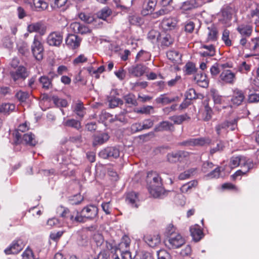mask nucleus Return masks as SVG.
Masks as SVG:
<instances>
[{
  "mask_svg": "<svg viewBox=\"0 0 259 259\" xmlns=\"http://www.w3.org/2000/svg\"><path fill=\"white\" fill-rule=\"evenodd\" d=\"M57 213L62 218L64 224L69 227H72L74 224L83 222V217L80 215L77 210L70 211L68 208L59 206L57 209Z\"/></svg>",
  "mask_w": 259,
  "mask_h": 259,
  "instance_id": "obj_1",
  "label": "nucleus"
},
{
  "mask_svg": "<svg viewBox=\"0 0 259 259\" xmlns=\"http://www.w3.org/2000/svg\"><path fill=\"white\" fill-rule=\"evenodd\" d=\"M253 165L251 160L247 159L246 157L241 156L233 157L230 160V165L232 168L240 165L241 168H245L244 172H248L253 167Z\"/></svg>",
  "mask_w": 259,
  "mask_h": 259,
  "instance_id": "obj_2",
  "label": "nucleus"
},
{
  "mask_svg": "<svg viewBox=\"0 0 259 259\" xmlns=\"http://www.w3.org/2000/svg\"><path fill=\"white\" fill-rule=\"evenodd\" d=\"M165 245L170 249H176L181 247L185 243V238L180 234L169 236L165 241Z\"/></svg>",
  "mask_w": 259,
  "mask_h": 259,
  "instance_id": "obj_3",
  "label": "nucleus"
},
{
  "mask_svg": "<svg viewBox=\"0 0 259 259\" xmlns=\"http://www.w3.org/2000/svg\"><path fill=\"white\" fill-rule=\"evenodd\" d=\"M31 52L35 58L40 61L43 58L44 47L39 37L35 35L31 46Z\"/></svg>",
  "mask_w": 259,
  "mask_h": 259,
  "instance_id": "obj_4",
  "label": "nucleus"
},
{
  "mask_svg": "<svg viewBox=\"0 0 259 259\" xmlns=\"http://www.w3.org/2000/svg\"><path fill=\"white\" fill-rule=\"evenodd\" d=\"M119 149L115 147H107L102 150L99 153V156L103 159L117 158L119 156Z\"/></svg>",
  "mask_w": 259,
  "mask_h": 259,
  "instance_id": "obj_5",
  "label": "nucleus"
},
{
  "mask_svg": "<svg viewBox=\"0 0 259 259\" xmlns=\"http://www.w3.org/2000/svg\"><path fill=\"white\" fill-rule=\"evenodd\" d=\"M98 208L95 205H90L84 207L81 210L80 215L83 217V222L85 219H92L97 217Z\"/></svg>",
  "mask_w": 259,
  "mask_h": 259,
  "instance_id": "obj_6",
  "label": "nucleus"
},
{
  "mask_svg": "<svg viewBox=\"0 0 259 259\" xmlns=\"http://www.w3.org/2000/svg\"><path fill=\"white\" fill-rule=\"evenodd\" d=\"M81 42V38L75 34H68L65 38V44L72 50L78 48Z\"/></svg>",
  "mask_w": 259,
  "mask_h": 259,
  "instance_id": "obj_7",
  "label": "nucleus"
},
{
  "mask_svg": "<svg viewBox=\"0 0 259 259\" xmlns=\"http://www.w3.org/2000/svg\"><path fill=\"white\" fill-rule=\"evenodd\" d=\"M63 35L59 32L54 31L51 33L47 37V43L49 46L59 47L62 42Z\"/></svg>",
  "mask_w": 259,
  "mask_h": 259,
  "instance_id": "obj_8",
  "label": "nucleus"
},
{
  "mask_svg": "<svg viewBox=\"0 0 259 259\" xmlns=\"http://www.w3.org/2000/svg\"><path fill=\"white\" fill-rule=\"evenodd\" d=\"M214 106V108L218 111H220L223 109L226 108L228 106L227 99L222 96L214 94L212 96Z\"/></svg>",
  "mask_w": 259,
  "mask_h": 259,
  "instance_id": "obj_9",
  "label": "nucleus"
},
{
  "mask_svg": "<svg viewBox=\"0 0 259 259\" xmlns=\"http://www.w3.org/2000/svg\"><path fill=\"white\" fill-rule=\"evenodd\" d=\"M27 31L29 33L37 32L43 35L46 31V27L41 22L32 23L27 25Z\"/></svg>",
  "mask_w": 259,
  "mask_h": 259,
  "instance_id": "obj_10",
  "label": "nucleus"
},
{
  "mask_svg": "<svg viewBox=\"0 0 259 259\" xmlns=\"http://www.w3.org/2000/svg\"><path fill=\"white\" fill-rule=\"evenodd\" d=\"M200 6L198 0H187L182 3L180 10L183 13H187L188 11L198 8Z\"/></svg>",
  "mask_w": 259,
  "mask_h": 259,
  "instance_id": "obj_11",
  "label": "nucleus"
},
{
  "mask_svg": "<svg viewBox=\"0 0 259 259\" xmlns=\"http://www.w3.org/2000/svg\"><path fill=\"white\" fill-rule=\"evenodd\" d=\"M24 244L21 240L14 241L10 246L5 250L7 254H16L19 253L23 248Z\"/></svg>",
  "mask_w": 259,
  "mask_h": 259,
  "instance_id": "obj_12",
  "label": "nucleus"
},
{
  "mask_svg": "<svg viewBox=\"0 0 259 259\" xmlns=\"http://www.w3.org/2000/svg\"><path fill=\"white\" fill-rule=\"evenodd\" d=\"M220 79L224 83L232 84L236 79V75L230 70H226L222 72Z\"/></svg>",
  "mask_w": 259,
  "mask_h": 259,
  "instance_id": "obj_13",
  "label": "nucleus"
},
{
  "mask_svg": "<svg viewBox=\"0 0 259 259\" xmlns=\"http://www.w3.org/2000/svg\"><path fill=\"white\" fill-rule=\"evenodd\" d=\"M157 4V0H148L143 6L141 14L143 16L151 14L155 10Z\"/></svg>",
  "mask_w": 259,
  "mask_h": 259,
  "instance_id": "obj_14",
  "label": "nucleus"
},
{
  "mask_svg": "<svg viewBox=\"0 0 259 259\" xmlns=\"http://www.w3.org/2000/svg\"><path fill=\"white\" fill-rule=\"evenodd\" d=\"M146 243L150 247H154L160 243V237L158 234H149L144 236Z\"/></svg>",
  "mask_w": 259,
  "mask_h": 259,
  "instance_id": "obj_15",
  "label": "nucleus"
},
{
  "mask_svg": "<svg viewBox=\"0 0 259 259\" xmlns=\"http://www.w3.org/2000/svg\"><path fill=\"white\" fill-rule=\"evenodd\" d=\"M148 68L144 65L138 64L135 66H132L128 69V72L136 77L142 76L145 73L147 72Z\"/></svg>",
  "mask_w": 259,
  "mask_h": 259,
  "instance_id": "obj_16",
  "label": "nucleus"
},
{
  "mask_svg": "<svg viewBox=\"0 0 259 259\" xmlns=\"http://www.w3.org/2000/svg\"><path fill=\"white\" fill-rule=\"evenodd\" d=\"M162 27L166 31L171 30L177 28L178 21L174 18L164 19L162 21Z\"/></svg>",
  "mask_w": 259,
  "mask_h": 259,
  "instance_id": "obj_17",
  "label": "nucleus"
},
{
  "mask_svg": "<svg viewBox=\"0 0 259 259\" xmlns=\"http://www.w3.org/2000/svg\"><path fill=\"white\" fill-rule=\"evenodd\" d=\"M208 32L206 38L204 40V42L212 43L217 40L218 31L216 27L211 26L207 28Z\"/></svg>",
  "mask_w": 259,
  "mask_h": 259,
  "instance_id": "obj_18",
  "label": "nucleus"
},
{
  "mask_svg": "<svg viewBox=\"0 0 259 259\" xmlns=\"http://www.w3.org/2000/svg\"><path fill=\"white\" fill-rule=\"evenodd\" d=\"M11 75L13 79L16 81L21 78H25L28 76V73L24 67L20 66L15 71H12Z\"/></svg>",
  "mask_w": 259,
  "mask_h": 259,
  "instance_id": "obj_19",
  "label": "nucleus"
},
{
  "mask_svg": "<svg viewBox=\"0 0 259 259\" xmlns=\"http://www.w3.org/2000/svg\"><path fill=\"white\" fill-rule=\"evenodd\" d=\"M150 194L155 198H158L164 194V189L162 186L150 185L148 188Z\"/></svg>",
  "mask_w": 259,
  "mask_h": 259,
  "instance_id": "obj_20",
  "label": "nucleus"
},
{
  "mask_svg": "<svg viewBox=\"0 0 259 259\" xmlns=\"http://www.w3.org/2000/svg\"><path fill=\"white\" fill-rule=\"evenodd\" d=\"M126 201L132 207L135 208L138 207L139 202L138 194L134 192L127 193L126 197Z\"/></svg>",
  "mask_w": 259,
  "mask_h": 259,
  "instance_id": "obj_21",
  "label": "nucleus"
},
{
  "mask_svg": "<svg viewBox=\"0 0 259 259\" xmlns=\"http://www.w3.org/2000/svg\"><path fill=\"white\" fill-rule=\"evenodd\" d=\"M244 99V95L241 91L237 89L233 91V95L231 101L234 105L237 106L240 105Z\"/></svg>",
  "mask_w": 259,
  "mask_h": 259,
  "instance_id": "obj_22",
  "label": "nucleus"
},
{
  "mask_svg": "<svg viewBox=\"0 0 259 259\" xmlns=\"http://www.w3.org/2000/svg\"><path fill=\"white\" fill-rule=\"evenodd\" d=\"M190 230L191 236L193 240L195 241H199L203 237V232L198 225H195L192 226L190 228Z\"/></svg>",
  "mask_w": 259,
  "mask_h": 259,
  "instance_id": "obj_23",
  "label": "nucleus"
},
{
  "mask_svg": "<svg viewBox=\"0 0 259 259\" xmlns=\"http://www.w3.org/2000/svg\"><path fill=\"white\" fill-rule=\"evenodd\" d=\"M24 142L26 144L34 146L37 143L35 136L31 133H28L23 136L22 139L21 138V143Z\"/></svg>",
  "mask_w": 259,
  "mask_h": 259,
  "instance_id": "obj_24",
  "label": "nucleus"
},
{
  "mask_svg": "<svg viewBox=\"0 0 259 259\" xmlns=\"http://www.w3.org/2000/svg\"><path fill=\"white\" fill-rule=\"evenodd\" d=\"M201 49H204L203 51L200 52L201 56L203 57L206 56H213L215 54V50L213 45H202Z\"/></svg>",
  "mask_w": 259,
  "mask_h": 259,
  "instance_id": "obj_25",
  "label": "nucleus"
},
{
  "mask_svg": "<svg viewBox=\"0 0 259 259\" xmlns=\"http://www.w3.org/2000/svg\"><path fill=\"white\" fill-rule=\"evenodd\" d=\"M194 80L197 83L203 88L207 87L208 85V80L206 74L203 73H198L194 77Z\"/></svg>",
  "mask_w": 259,
  "mask_h": 259,
  "instance_id": "obj_26",
  "label": "nucleus"
},
{
  "mask_svg": "<svg viewBox=\"0 0 259 259\" xmlns=\"http://www.w3.org/2000/svg\"><path fill=\"white\" fill-rule=\"evenodd\" d=\"M29 125L27 122H25L22 124H20L18 127L17 131L15 133V136L16 139L15 143L16 144H20L21 143V135L19 133L21 132L22 133L25 132L29 130Z\"/></svg>",
  "mask_w": 259,
  "mask_h": 259,
  "instance_id": "obj_27",
  "label": "nucleus"
},
{
  "mask_svg": "<svg viewBox=\"0 0 259 259\" xmlns=\"http://www.w3.org/2000/svg\"><path fill=\"white\" fill-rule=\"evenodd\" d=\"M197 185V181L192 180L184 184L181 187L180 190L183 193H189L190 192L193 188H196Z\"/></svg>",
  "mask_w": 259,
  "mask_h": 259,
  "instance_id": "obj_28",
  "label": "nucleus"
},
{
  "mask_svg": "<svg viewBox=\"0 0 259 259\" xmlns=\"http://www.w3.org/2000/svg\"><path fill=\"white\" fill-rule=\"evenodd\" d=\"M166 56L174 63H178L181 60L182 55L177 51L170 50L167 52Z\"/></svg>",
  "mask_w": 259,
  "mask_h": 259,
  "instance_id": "obj_29",
  "label": "nucleus"
},
{
  "mask_svg": "<svg viewBox=\"0 0 259 259\" xmlns=\"http://www.w3.org/2000/svg\"><path fill=\"white\" fill-rule=\"evenodd\" d=\"M147 179L148 180L151 179H152L151 185L162 186L161 179L159 176L155 172H149L147 174Z\"/></svg>",
  "mask_w": 259,
  "mask_h": 259,
  "instance_id": "obj_30",
  "label": "nucleus"
},
{
  "mask_svg": "<svg viewBox=\"0 0 259 259\" xmlns=\"http://www.w3.org/2000/svg\"><path fill=\"white\" fill-rule=\"evenodd\" d=\"M109 137L106 133H102L94 137L93 144L94 145H101L108 140Z\"/></svg>",
  "mask_w": 259,
  "mask_h": 259,
  "instance_id": "obj_31",
  "label": "nucleus"
},
{
  "mask_svg": "<svg viewBox=\"0 0 259 259\" xmlns=\"http://www.w3.org/2000/svg\"><path fill=\"white\" fill-rule=\"evenodd\" d=\"M33 5L36 11H42L46 9L48 7V2L45 0H32Z\"/></svg>",
  "mask_w": 259,
  "mask_h": 259,
  "instance_id": "obj_32",
  "label": "nucleus"
},
{
  "mask_svg": "<svg viewBox=\"0 0 259 259\" xmlns=\"http://www.w3.org/2000/svg\"><path fill=\"white\" fill-rule=\"evenodd\" d=\"M238 32L243 36H249L252 32V27L248 25H241L237 28Z\"/></svg>",
  "mask_w": 259,
  "mask_h": 259,
  "instance_id": "obj_33",
  "label": "nucleus"
},
{
  "mask_svg": "<svg viewBox=\"0 0 259 259\" xmlns=\"http://www.w3.org/2000/svg\"><path fill=\"white\" fill-rule=\"evenodd\" d=\"M187 144L189 146H203L209 143L208 139L204 138L192 139L188 141Z\"/></svg>",
  "mask_w": 259,
  "mask_h": 259,
  "instance_id": "obj_34",
  "label": "nucleus"
},
{
  "mask_svg": "<svg viewBox=\"0 0 259 259\" xmlns=\"http://www.w3.org/2000/svg\"><path fill=\"white\" fill-rule=\"evenodd\" d=\"M112 14V11L108 7H105L97 13V17L105 20Z\"/></svg>",
  "mask_w": 259,
  "mask_h": 259,
  "instance_id": "obj_35",
  "label": "nucleus"
},
{
  "mask_svg": "<svg viewBox=\"0 0 259 259\" xmlns=\"http://www.w3.org/2000/svg\"><path fill=\"white\" fill-rule=\"evenodd\" d=\"M53 9L62 8L65 6L68 0H47Z\"/></svg>",
  "mask_w": 259,
  "mask_h": 259,
  "instance_id": "obj_36",
  "label": "nucleus"
},
{
  "mask_svg": "<svg viewBox=\"0 0 259 259\" xmlns=\"http://www.w3.org/2000/svg\"><path fill=\"white\" fill-rule=\"evenodd\" d=\"M229 127V121H225L215 126V130L218 135H221L223 133H226L228 132Z\"/></svg>",
  "mask_w": 259,
  "mask_h": 259,
  "instance_id": "obj_37",
  "label": "nucleus"
},
{
  "mask_svg": "<svg viewBox=\"0 0 259 259\" xmlns=\"http://www.w3.org/2000/svg\"><path fill=\"white\" fill-rule=\"evenodd\" d=\"M131 243V240L127 236H124L120 243L119 244V250H128Z\"/></svg>",
  "mask_w": 259,
  "mask_h": 259,
  "instance_id": "obj_38",
  "label": "nucleus"
},
{
  "mask_svg": "<svg viewBox=\"0 0 259 259\" xmlns=\"http://www.w3.org/2000/svg\"><path fill=\"white\" fill-rule=\"evenodd\" d=\"M174 130L173 125L168 121H162L155 128V131H171Z\"/></svg>",
  "mask_w": 259,
  "mask_h": 259,
  "instance_id": "obj_39",
  "label": "nucleus"
},
{
  "mask_svg": "<svg viewBox=\"0 0 259 259\" xmlns=\"http://www.w3.org/2000/svg\"><path fill=\"white\" fill-rule=\"evenodd\" d=\"M151 55L149 52L141 50L137 55L136 61L141 60L142 61H146L150 59Z\"/></svg>",
  "mask_w": 259,
  "mask_h": 259,
  "instance_id": "obj_40",
  "label": "nucleus"
},
{
  "mask_svg": "<svg viewBox=\"0 0 259 259\" xmlns=\"http://www.w3.org/2000/svg\"><path fill=\"white\" fill-rule=\"evenodd\" d=\"M196 173L195 168H191L184 171L180 174L179 176V179L184 180L190 178L191 176H194Z\"/></svg>",
  "mask_w": 259,
  "mask_h": 259,
  "instance_id": "obj_41",
  "label": "nucleus"
},
{
  "mask_svg": "<svg viewBox=\"0 0 259 259\" xmlns=\"http://www.w3.org/2000/svg\"><path fill=\"white\" fill-rule=\"evenodd\" d=\"M79 18L83 21L87 23H92L95 20L94 16L90 13L81 12L79 14Z\"/></svg>",
  "mask_w": 259,
  "mask_h": 259,
  "instance_id": "obj_42",
  "label": "nucleus"
},
{
  "mask_svg": "<svg viewBox=\"0 0 259 259\" xmlns=\"http://www.w3.org/2000/svg\"><path fill=\"white\" fill-rule=\"evenodd\" d=\"M165 233L167 237L176 235L178 232L177 228L172 224H169L165 228Z\"/></svg>",
  "mask_w": 259,
  "mask_h": 259,
  "instance_id": "obj_43",
  "label": "nucleus"
},
{
  "mask_svg": "<svg viewBox=\"0 0 259 259\" xmlns=\"http://www.w3.org/2000/svg\"><path fill=\"white\" fill-rule=\"evenodd\" d=\"M212 110L208 104L206 105L204 107V111L203 113V119L205 121L209 120L212 115Z\"/></svg>",
  "mask_w": 259,
  "mask_h": 259,
  "instance_id": "obj_44",
  "label": "nucleus"
},
{
  "mask_svg": "<svg viewBox=\"0 0 259 259\" xmlns=\"http://www.w3.org/2000/svg\"><path fill=\"white\" fill-rule=\"evenodd\" d=\"M52 99L54 104L58 107H65L68 105V103L65 99L59 98L57 96H53Z\"/></svg>",
  "mask_w": 259,
  "mask_h": 259,
  "instance_id": "obj_45",
  "label": "nucleus"
},
{
  "mask_svg": "<svg viewBox=\"0 0 259 259\" xmlns=\"http://www.w3.org/2000/svg\"><path fill=\"white\" fill-rule=\"evenodd\" d=\"M174 100L173 99H169L165 95H161L156 99V101L157 103H161L162 104H168Z\"/></svg>",
  "mask_w": 259,
  "mask_h": 259,
  "instance_id": "obj_46",
  "label": "nucleus"
},
{
  "mask_svg": "<svg viewBox=\"0 0 259 259\" xmlns=\"http://www.w3.org/2000/svg\"><path fill=\"white\" fill-rule=\"evenodd\" d=\"M64 125L68 126L79 129L80 127V123L75 119H70L64 122Z\"/></svg>",
  "mask_w": 259,
  "mask_h": 259,
  "instance_id": "obj_47",
  "label": "nucleus"
},
{
  "mask_svg": "<svg viewBox=\"0 0 259 259\" xmlns=\"http://www.w3.org/2000/svg\"><path fill=\"white\" fill-rule=\"evenodd\" d=\"M15 96L20 102L22 103L26 101L29 97V94L26 92L20 91L16 93Z\"/></svg>",
  "mask_w": 259,
  "mask_h": 259,
  "instance_id": "obj_48",
  "label": "nucleus"
},
{
  "mask_svg": "<svg viewBox=\"0 0 259 259\" xmlns=\"http://www.w3.org/2000/svg\"><path fill=\"white\" fill-rule=\"evenodd\" d=\"M160 33L158 31L155 30H151L148 34V38L152 42H154L158 39Z\"/></svg>",
  "mask_w": 259,
  "mask_h": 259,
  "instance_id": "obj_49",
  "label": "nucleus"
},
{
  "mask_svg": "<svg viewBox=\"0 0 259 259\" xmlns=\"http://www.w3.org/2000/svg\"><path fill=\"white\" fill-rule=\"evenodd\" d=\"M39 81L42 84L43 88L49 89L51 86V81L48 77L43 76L39 78Z\"/></svg>",
  "mask_w": 259,
  "mask_h": 259,
  "instance_id": "obj_50",
  "label": "nucleus"
},
{
  "mask_svg": "<svg viewBox=\"0 0 259 259\" xmlns=\"http://www.w3.org/2000/svg\"><path fill=\"white\" fill-rule=\"evenodd\" d=\"M186 115H181L172 116L170 118V119L175 123L180 124L186 119Z\"/></svg>",
  "mask_w": 259,
  "mask_h": 259,
  "instance_id": "obj_51",
  "label": "nucleus"
},
{
  "mask_svg": "<svg viewBox=\"0 0 259 259\" xmlns=\"http://www.w3.org/2000/svg\"><path fill=\"white\" fill-rule=\"evenodd\" d=\"M22 259H35L32 250L29 248H27L23 252Z\"/></svg>",
  "mask_w": 259,
  "mask_h": 259,
  "instance_id": "obj_52",
  "label": "nucleus"
},
{
  "mask_svg": "<svg viewBox=\"0 0 259 259\" xmlns=\"http://www.w3.org/2000/svg\"><path fill=\"white\" fill-rule=\"evenodd\" d=\"M47 225L50 227L56 226L57 227H61L65 226L64 224H61L60 221L56 218L49 219L47 222Z\"/></svg>",
  "mask_w": 259,
  "mask_h": 259,
  "instance_id": "obj_53",
  "label": "nucleus"
},
{
  "mask_svg": "<svg viewBox=\"0 0 259 259\" xmlns=\"http://www.w3.org/2000/svg\"><path fill=\"white\" fill-rule=\"evenodd\" d=\"M83 104L81 102H78L76 104L74 111L76 112L77 115L79 116L82 117L84 115V113L83 112Z\"/></svg>",
  "mask_w": 259,
  "mask_h": 259,
  "instance_id": "obj_54",
  "label": "nucleus"
},
{
  "mask_svg": "<svg viewBox=\"0 0 259 259\" xmlns=\"http://www.w3.org/2000/svg\"><path fill=\"white\" fill-rule=\"evenodd\" d=\"M158 259H170L169 254L164 249H160L157 252Z\"/></svg>",
  "mask_w": 259,
  "mask_h": 259,
  "instance_id": "obj_55",
  "label": "nucleus"
},
{
  "mask_svg": "<svg viewBox=\"0 0 259 259\" xmlns=\"http://www.w3.org/2000/svg\"><path fill=\"white\" fill-rule=\"evenodd\" d=\"M185 71L187 74H191L195 71L196 68L195 65L192 62H188L185 66Z\"/></svg>",
  "mask_w": 259,
  "mask_h": 259,
  "instance_id": "obj_56",
  "label": "nucleus"
},
{
  "mask_svg": "<svg viewBox=\"0 0 259 259\" xmlns=\"http://www.w3.org/2000/svg\"><path fill=\"white\" fill-rule=\"evenodd\" d=\"M186 98L187 100H191L197 98L196 92L193 89H189L185 94Z\"/></svg>",
  "mask_w": 259,
  "mask_h": 259,
  "instance_id": "obj_57",
  "label": "nucleus"
},
{
  "mask_svg": "<svg viewBox=\"0 0 259 259\" xmlns=\"http://www.w3.org/2000/svg\"><path fill=\"white\" fill-rule=\"evenodd\" d=\"M153 108L151 106H146L141 108L139 109L136 110V112L138 113L142 114H150L151 111L153 110Z\"/></svg>",
  "mask_w": 259,
  "mask_h": 259,
  "instance_id": "obj_58",
  "label": "nucleus"
},
{
  "mask_svg": "<svg viewBox=\"0 0 259 259\" xmlns=\"http://www.w3.org/2000/svg\"><path fill=\"white\" fill-rule=\"evenodd\" d=\"M4 114H9L15 109V105L13 104H4Z\"/></svg>",
  "mask_w": 259,
  "mask_h": 259,
  "instance_id": "obj_59",
  "label": "nucleus"
},
{
  "mask_svg": "<svg viewBox=\"0 0 259 259\" xmlns=\"http://www.w3.org/2000/svg\"><path fill=\"white\" fill-rule=\"evenodd\" d=\"M210 72L212 76H217L220 72L219 64L215 63L210 68Z\"/></svg>",
  "mask_w": 259,
  "mask_h": 259,
  "instance_id": "obj_60",
  "label": "nucleus"
},
{
  "mask_svg": "<svg viewBox=\"0 0 259 259\" xmlns=\"http://www.w3.org/2000/svg\"><path fill=\"white\" fill-rule=\"evenodd\" d=\"M122 104V101L119 98H114L109 101V105L110 108H114L118 106L119 105Z\"/></svg>",
  "mask_w": 259,
  "mask_h": 259,
  "instance_id": "obj_61",
  "label": "nucleus"
},
{
  "mask_svg": "<svg viewBox=\"0 0 259 259\" xmlns=\"http://www.w3.org/2000/svg\"><path fill=\"white\" fill-rule=\"evenodd\" d=\"M126 103L133 105H137V101L134 95L128 94L124 97Z\"/></svg>",
  "mask_w": 259,
  "mask_h": 259,
  "instance_id": "obj_62",
  "label": "nucleus"
},
{
  "mask_svg": "<svg viewBox=\"0 0 259 259\" xmlns=\"http://www.w3.org/2000/svg\"><path fill=\"white\" fill-rule=\"evenodd\" d=\"M222 39L227 46H231V41L229 39V31L227 30H225L223 33Z\"/></svg>",
  "mask_w": 259,
  "mask_h": 259,
  "instance_id": "obj_63",
  "label": "nucleus"
},
{
  "mask_svg": "<svg viewBox=\"0 0 259 259\" xmlns=\"http://www.w3.org/2000/svg\"><path fill=\"white\" fill-rule=\"evenodd\" d=\"M172 42L173 38H171L170 35H166L165 36L163 37L161 44L163 46H169L172 43Z\"/></svg>",
  "mask_w": 259,
  "mask_h": 259,
  "instance_id": "obj_64",
  "label": "nucleus"
}]
</instances>
